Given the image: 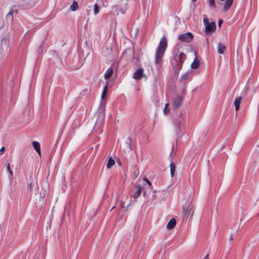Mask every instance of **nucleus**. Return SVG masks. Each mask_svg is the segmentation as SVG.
Instances as JSON below:
<instances>
[{"mask_svg":"<svg viewBox=\"0 0 259 259\" xmlns=\"http://www.w3.org/2000/svg\"><path fill=\"white\" fill-rule=\"evenodd\" d=\"M167 47V40L165 36H163L159 42L158 48L156 51L155 62L159 64Z\"/></svg>","mask_w":259,"mask_h":259,"instance_id":"nucleus-1","label":"nucleus"},{"mask_svg":"<svg viewBox=\"0 0 259 259\" xmlns=\"http://www.w3.org/2000/svg\"><path fill=\"white\" fill-rule=\"evenodd\" d=\"M184 117L182 114L174 120L175 132L177 135L184 125Z\"/></svg>","mask_w":259,"mask_h":259,"instance_id":"nucleus-2","label":"nucleus"},{"mask_svg":"<svg viewBox=\"0 0 259 259\" xmlns=\"http://www.w3.org/2000/svg\"><path fill=\"white\" fill-rule=\"evenodd\" d=\"M203 23L205 27V32L206 33L213 32L216 29V25L214 22L209 23L207 18L203 19Z\"/></svg>","mask_w":259,"mask_h":259,"instance_id":"nucleus-3","label":"nucleus"},{"mask_svg":"<svg viewBox=\"0 0 259 259\" xmlns=\"http://www.w3.org/2000/svg\"><path fill=\"white\" fill-rule=\"evenodd\" d=\"M193 35L191 32H187L179 36V39L185 42H190L193 39Z\"/></svg>","mask_w":259,"mask_h":259,"instance_id":"nucleus-4","label":"nucleus"},{"mask_svg":"<svg viewBox=\"0 0 259 259\" xmlns=\"http://www.w3.org/2000/svg\"><path fill=\"white\" fill-rule=\"evenodd\" d=\"M184 213L185 216L188 217L189 215H192L194 212L193 206L190 204H186L183 208Z\"/></svg>","mask_w":259,"mask_h":259,"instance_id":"nucleus-5","label":"nucleus"},{"mask_svg":"<svg viewBox=\"0 0 259 259\" xmlns=\"http://www.w3.org/2000/svg\"><path fill=\"white\" fill-rule=\"evenodd\" d=\"M183 102V98L181 96H177L173 100V105L175 109L179 108Z\"/></svg>","mask_w":259,"mask_h":259,"instance_id":"nucleus-6","label":"nucleus"},{"mask_svg":"<svg viewBox=\"0 0 259 259\" xmlns=\"http://www.w3.org/2000/svg\"><path fill=\"white\" fill-rule=\"evenodd\" d=\"M9 41L6 38L0 40V48L3 50H7L8 48Z\"/></svg>","mask_w":259,"mask_h":259,"instance_id":"nucleus-7","label":"nucleus"},{"mask_svg":"<svg viewBox=\"0 0 259 259\" xmlns=\"http://www.w3.org/2000/svg\"><path fill=\"white\" fill-rule=\"evenodd\" d=\"M17 13L16 11L11 10L6 16V19L8 24H11L13 20V14Z\"/></svg>","mask_w":259,"mask_h":259,"instance_id":"nucleus-8","label":"nucleus"},{"mask_svg":"<svg viewBox=\"0 0 259 259\" xmlns=\"http://www.w3.org/2000/svg\"><path fill=\"white\" fill-rule=\"evenodd\" d=\"M143 69L139 68L136 70L133 75V78L135 79H140L143 76Z\"/></svg>","mask_w":259,"mask_h":259,"instance_id":"nucleus-9","label":"nucleus"},{"mask_svg":"<svg viewBox=\"0 0 259 259\" xmlns=\"http://www.w3.org/2000/svg\"><path fill=\"white\" fill-rule=\"evenodd\" d=\"M163 191H154L153 194L152 195V198L153 199H158L160 201L163 199V197L161 196L162 193Z\"/></svg>","mask_w":259,"mask_h":259,"instance_id":"nucleus-10","label":"nucleus"},{"mask_svg":"<svg viewBox=\"0 0 259 259\" xmlns=\"http://www.w3.org/2000/svg\"><path fill=\"white\" fill-rule=\"evenodd\" d=\"M195 58H194L193 62L191 64V67L192 69H197L200 65V62L197 57V53H195Z\"/></svg>","mask_w":259,"mask_h":259,"instance_id":"nucleus-11","label":"nucleus"},{"mask_svg":"<svg viewBox=\"0 0 259 259\" xmlns=\"http://www.w3.org/2000/svg\"><path fill=\"white\" fill-rule=\"evenodd\" d=\"M176 220L175 218L171 219L167 224V228L169 230L173 229L176 225Z\"/></svg>","mask_w":259,"mask_h":259,"instance_id":"nucleus-12","label":"nucleus"},{"mask_svg":"<svg viewBox=\"0 0 259 259\" xmlns=\"http://www.w3.org/2000/svg\"><path fill=\"white\" fill-rule=\"evenodd\" d=\"M32 145L35 150L36 152L38 154L39 156H41V151L40 148V144L38 142L34 141L32 142Z\"/></svg>","mask_w":259,"mask_h":259,"instance_id":"nucleus-13","label":"nucleus"},{"mask_svg":"<svg viewBox=\"0 0 259 259\" xmlns=\"http://www.w3.org/2000/svg\"><path fill=\"white\" fill-rule=\"evenodd\" d=\"M233 0H226L225 6L223 9L224 12L227 11L231 7Z\"/></svg>","mask_w":259,"mask_h":259,"instance_id":"nucleus-14","label":"nucleus"},{"mask_svg":"<svg viewBox=\"0 0 259 259\" xmlns=\"http://www.w3.org/2000/svg\"><path fill=\"white\" fill-rule=\"evenodd\" d=\"M242 100V97L241 96L237 97L234 101V106L235 107V110L237 111L239 108V106Z\"/></svg>","mask_w":259,"mask_h":259,"instance_id":"nucleus-15","label":"nucleus"},{"mask_svg":"<svg viewBox=\"0 0 259 259\" xmlns=\"http://www.w3.org/2000/svg\"><path fill=\"white\" fill-rule=\"evenodd\" d=\"M136 189L137 191L136 192L134 196L135 199H137V198H138L142 191V188L140 185H137Z\"/></svg>","mask_w":259,"mask_h":259,"instance_id":"nucleus-16","label":"nucleus"},{"mask_svg":"<svg viewBox=\"0 0 259 259\" xmlns=\"http://www.w3.org/2000/svg\"><path fill=\"white\" fill-rule=\"evenodd\" d=\"M113 74V69L111 67L108 68L107 71L104 74V77L105 79H109Z\"/></svg>","mask_w":259,"mask_h":259,"instance_id":"nucleus-17","label":"nucleus"},{"mask_svg":"<svg viewBox=\"0 0 259 259\" xmlns=\"http://www.w3.org/2000/svg\"><path fill=\"white\" fill-rule=\"evenodd\" d=\"M226 50V47L223 44L219 43L218 47V51L219 54H222Z\"/></svg>","mask_w":259,"mask_h":259,"instance_id":"nucleus-18","label":"nucleus"},{"mask_svg":"<svg viewBox=\"0 0 259 259\" xmlns=\"http://www.w3.org/2000/svg\"><path fill=\"white\" fill-rule=\"evenodd\" d=\"M78 9V4L76 1H73L70 6V10L72 11H75Z\"/></svg>","mask_w":259,"mask_h":259,"instance_id":"nucleus-19","label":"nucleus"},{"mask_svg":"<svg viewBox=\"0 0 259 259\" xmlns=\"http://www.w3.org/2000/svg\"><path fill=\"white\" fill-rule=\"evenodd\" d=\"M209 7L210 9L215 10L217 8L215 0H207Z\"/></svg>","mask_w":259,"mask_h":259,"instance_id":"nucleus-20","label":"nucleus"},{"mask_svg":"<svg viewBox=\"0 0 259 259\" xmlns=\"http://www.w3.org/2000/svg\"><path fill=\"white\" fill-rule=\"evenodd\" d=\"M45 195V193H43V195L40 193V197H39L38 199H36V203H38L39 204H43L45 202V200L44 198V196Z\"/></svg>","mask_w":259,"mask_h":259,"instance_id":"nucleus-21","label":"nucleus"},{"mask_svg":"<svg viewBox=\"0 0 259 259\" xmlns=\"http://www.w3.org/2000/svg\"><path fill=\"white\" fill-rule=\"evenodd\" d=\"M170 176L171 177H173L175 175V168H176V166H175V164L174 163V162H171L170 164Z\"/></svg>","mask_w":259,"mask_h":259,"instance_id":"nucleus-22","label":"nucleus"},{"mask_svg":"<svg viewBox=\"0 0 259 259\" xmlns=\"http://www.w3.org/2000/svg\"><path fill=\"white\" fill-rule=\"evenodd\" d=\"M114 164V160L111 157L109 158L107 163V168H110Z\"/></svg>","mask_w":259,"mask_h":259,"instance_id":"nucleus-23","label":"nucleus"},{"mask_svg":"<svg viewBox=\"0 0 259 259\" xmlns=\"http://www.w3.org/2000/svg\"><path fill=\"white\" fill-rule=\"evenodd\" d=\"M179 58H180V62L181 63V65H182L183 64V63L185 60V58H186L185 54L183 52L180 53L179 54Z\"/></svg>","mask_w":259,"mask_h":259,"instance_id":"nucleus-24","label":"nucleus"},{"mask_svg":"<svg viewBox=\"0 0 259 259\" xmlns=\"http://www.w3.org/2000/svg\"><path fill=\"white\" fill-rule=\"evenodd\" d=\"M191 73L190 72H186L185 74L181 76V80L182 81L186 80L190 77Z\"/></svg>","mask_w":259,"mask_h":259,"instance_id":"nucleus-25","label":"nucleus"},{"mask_svg":"<svg viewBox=\"0 0 259 259\" xmlns=\"http://www.w3.org/2000/svg\"><path fill=\"white\" fill-rule=\"evenodd\" d=\"M5 165L6 166L7 170H8V172L9 173V174L11 176V177L12 178V177L13 176V172L11 170V168H10V163L8 161H7L6 162Z\"/></svg>","mask_w":259,"mask_h":259,"instance_id":"nucleus-26","label":"nucleus"},{"mask_svg":"<svg viewBox=\"0 0 259 259\" xmlns=\"http://www.w3.org/2000/svg\"><path fill=\"white\" fill-rule=\"evenodd\" d=\"M34 187V182L33 181H30L27 184V188L28 190L31 191Z\"/></svg>","mask_w":259,"mask_h":259,"instance_id":"nucleus-27","label":"nucleus"},{"mask_svg":"<svg viewBox=\"0 0 259 259\" xmlns=\"http://www.w3.org/2000/svg\"><path fill=\"white\" fill-rule=\"evenodd\" d=\"M99 12V8L98 5L96 4L94 6V13L95 15H97Z\"/></svg>","mask_w":259,"mask_h":259,"instance_id":"nucleus-28","label":"nucleus"},{"mask_svg":"<svg viewBox=\"0 0 259 259\" xmlns=\"http://www.w3.org/2000/svg\"><path fill=\"white\" fill-rule=\"evenodd\" d=\"M107 84L105 86V87L104 88V89H103V91L102 92V96H101V98L102 99H104L106 95V94H107Z\"/></svg>","mask_w":259,"mask_h":259,"instance_id":"nucleus-29","label":"nucleus"},{"mask_svg":"<svg viewBox=\"0 0 259 259\" xmlns=\"http://www.w3.org/2000/svg\"><path fill=\"white\" fill-rule=\"evenodd\" d=\"M168 106H169V104L168 103H166L165 105V108H164V111H163L164 113L165 114H167L169 112Z\"/></svg>","mask_w":259,"mask_h":259,"instance_id":"nucleus-30","label":"nucleus"},{"mask_svg":"<svg viewBox=\"0 0 259 259\" xmlns=\"http://www.w3.org/2000/svg\"><path fill=\"white\" fill-rule=\"evenodd\" d=\"M126 5H124V9L123 8H121L120 10V13L122 14H125V12H126Z\"/></svg>","mask_w":259,"mask_h":259,"instance_id":"nucleus-31","label":"nucleus"},{"mask_svg":"<svg viewBox=\"0 0 259 259\" xmlns=\"http://www.w3.org/2000/svg\"><path fill=\"white\" fill-rule=\"evenodd\" d=\"M144 180V181L145 182H146V183L148 185L149 187V189L151 190L152 189V188H151V183L146 178H145Z\"/></svg>","mask_w":259,"mask_h":259,"instance_id":"nucleus-32","label":"nucleus"},{"mask_svg":"<svg viewBox=\"0 0 259 259\" xmlns=\"http://www.w3.org/2000/svg\"><path fill=\"white\" fill-rule=\"evenodd\" d=\"M5 150V148L4 147H2L0 149V154H1L3 152H4Z\"/></svg>","mask_w":259,"mask_h":259,"instance_id":"nucleus-33","label":"nucleus"},{"mask_svg":"<svg viewBox=\"0 0 259 259\" xmlns=\"http://www.w3.org/2000/svg\"><path fill=\"white\" fill-rule=\"evenodd\" d=\"M138 175H139V172H138V171H135V172H134V176L135 177V178H136L138 177Z\"/></svg>","mask_w":259,"mask_h":259,"instance_id":"nucleus-34","label":"nucleus"},{"mask_svg":"<svg viewBox=\"0 0 259 259\" xmlns=\"http://www.w3.org/2000/svg\"><path fill=\"white\" fill-rule=\"evenodd\" d=\"M223 20H220L219 21V22H218V25L221 27V24L223 23Z\"/></svg>","mask_w":259,"mask_h":259,"instance_id":"nucleus-35","label":"nucleus"},{"mask_svg":"<svg viewBox=\"0 0 259 259\" xmlns=\"http://www.w3.org/2000/svg\"><path fill=\"white\" fill-rule=\"evenodd\" d=\"M233 241V238L232 235H231V236L230 239V240H229V241H230V244H232V243Z\"/></svg>","mask_w":259,"mask_h":259,"instance_id":"nucleus-36","label":"nucleus"},{"mask_svg":"<svg viewBox=\"0 0 259 259\" xmlns=\"http://www.w3.org/2000/svg\"><path fill=\"white\" fill-rule=\"evenodd\" d=\"M147 190H146V191H144L143 192V195H144V196H146V195H147Z\"/></svg>","mask_w":259,"mask_h":259,"instance_id":"nucleus-37","label":"nucleus"},{"mask_svg":"<svg viewBox=\"0 0 259 259\" xmlns=\"http://www.w3.org/2000/svg\"><path fill=\"white\" fill-rule=\"evenodd\" d=\"M204 259H209V254H206Z\"/></svg>","mask_w":259,"mask_h":259,"instance_id":"nucleus-38","label":"nucleus"},{"mask_svg":"<svg viewBox=\"0 0 259 259\" xmlns=\"http://www.w3.org/2000/svg\"><path fill=\"white\" fill-rule=\"evenodd\" d=\"M121 206L122 207V208H124V204H123V202H121Z\"/></svg>","mask_w":259,"mask_h":259,"instance_id":"nucleus-39","label":"nucleus"},{"mask_svg":"<svg viewBox=\"0 0 259 259\" xmlns=\"http://www.w3.org/2000/svg\"><path fill=\"white\" fill-rule=\"evenodd\" d=\"M130 203L128 204L126 206V209H127L128 208V207L130 206Z\"/></svg>","mask_w":259,"mask_h":259,"instance_id":"nucleus-40","label":"nucleus"},{"mask_svg":"<svg viewBox=\"0 0 259 259\" xmlns=\"http://www.w3.org/2000/svg\"><path fill=\"white\" fill-rule=\"evenodd\" d=\"M129 147H130V149H132L131 146L130 144H129Z\"/></svg>","mask_w":259,"mask_h":259,"instance_id":"nucleus-41","label":"nucleus"},{"mask_svg":"<svg viewBox=\"0 0 259 259\" xmlns=\"http://www.w3.org/2000/svg\"><path fill=\"white\" fill-rule=\"evenodd\" d=\"M114 208H115V206H113V207L111 208V211L112 209H113Z\"/></svg>","mask_w":259,"mask_h":259,"instance_id":"nucleus-42","label":"nucleus"},{"mask_svg":"<svg viewBox=\"0 0 259 259\" xmlns=\"http://www.w3.org/2000/svg\"><path fill=\"white\" fill-rule=\"evenodd\" d=\"M193 2H196L197 0H192Z\"/></svg>","mask_w":259,"mask_h":259,"instance_id":"nucleus-43","label":"nucleus"}]
</instances>
